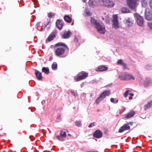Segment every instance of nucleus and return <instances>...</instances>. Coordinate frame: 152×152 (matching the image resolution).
<instances>
[{
	"instance_id": "f257e3e1",
	"label": "nucleus",
	"mask_w": 152,
	"mask_h": 152,
	"mask_svg": "<svg viewBox=\"0 0 152 152\" xmlns=\"http://www.w3.org/2000/svg\"><path fill=\"white\" fill-rule=\"evenodd\" d=\"M55 52L56 55L59 56L63 55L66 49H68L67 46L64 43L59 42L55 45Z\"/></svg>"
},
{
	"instance_id": "f03ea898",
	"label": "nucleus",
	"mask_w": 152,
	"mask_h": 152,
	"mask_svg": "<svg viewBox=\"0 0 152 152\" xmlns=\"http://www.w3.org/2000/svg\"><path fill=\"white\" fill-rule=\"evenodd\" d=\"M91 24L94 26L99 32L102 34H105V27L103 23H100L99 21L92 18H91Z\"/></svg>"
},
{
	"instance_id": "7ed1b4c3",
	"label": "nucleus",
	"mask_w": 152,
	"mask_h": 152,
	"mask_svg": "<svg viewBox=\"0 0 152 152\" xmlns=\"http://www.w3.org/2000/svg\"><path fill=\"white\" fill-rule=\"evenodd\" d=\"M88 74L84 71L79 72L77 76L74 77V80L76 81H78L86 78L88 76Z\"/></svg>"
},
{
	"instance_id": "20e7f679",
	"label": "nucleus",
	"mask_w": 152,
	"mask_h": 152,
	"mask_svg": "<svg viewBox=\"0 0 152 152\" xmlns=\"http://www.w3.org/2000/svg\"><path fill=\"white\" fill-rule=\"evenodd\" d=\"M140 0H126V3L130 9H135L138 4Z\"/></svg>"
},
{
	"instance_id": "39448f33",
	"label": "nucleus",
	"mask_w": 152,
	"mask_h": 152,
	"mask_svg": "<svg viewBox=\"0 0 152 152\" xmlns=\"http://www.w3.org/2000/svg\"><path fill=\"white\" fill-rule=\"evenodd\" d=\"M119 78L121 80H134V77L132 75L124 72L119 76Z\"/></svg>"
},
{
	"instance_id": "423d86ee",
	"label": "nucleus",
	"mask_w": 152,
	"mask_h": 152,
	"mask_svg": "<svg viewBox=\"0 0 152 152\" xmlns=\"http://www.w3.org/2000/svg\"><path fill=\"white\" fill-rule=\"evenodd\" d=\"M113 22L112 27L115 29H118L119 26L118 21V17L117 15H113V19L112 20Z\"/></svg>"
},
{
	"instance_id": "0eeeda50",
	"label": "nucleus",
	"mask_w": 152,
	"mask_h": 152,
	"mask_svg": "<svg viewBox=\"0 0 152 152\" xmlns=\"http://www.w3.org/2000/svg\"><path fill=\"white\" fill-rule=\"evenodd\" d=\"M135 16L137 25L139 26H143L144 24L143 18L138 14H135Z\"/></svg>"
},
{
	"instance_id": "6e6552de",
	"label": "nucleus",
	"mask_w": 152,
	"mask_h": 152,
	"mask_svg": "<svg viewBox=\"0 0 152 152\" xmlns=\"http://www.w3.org/2000/svg\"><path fill=\"white\" fill-rule=\"evenodd\" d=\"M72 34V33L70 30H64L61 32V36L62 38L67 39L69 38Z\"/></svg>"
},
{
	"instance_id": "1a4fd4ad",
	"label": "nucleus",
	"mask_w": 152,
	"mask_h": 152,
	"mask_svg": "<svg viewBox=\"0 0 152 152\" xmlns=\"http://www.w3.org/2000/svg\"><path fill=\"white\" fill-rule=\"evenodd\" d=\"M128 123L124 124L122 126L120 127L119 129L118 132L119 133H122L125 131L130 130V127Z\"/></svg>"
},
{
	"instance_id": "9d476101",
	"label": "nucleus",
	"mask_w": 152,
	"mask_h": 152,
	"mask_svg": "<svg viewBox=\"0 0 152 152\" xmlns=\"http://www.w3.org/2000/svg\"><path fill=\"white\" fill-rule=\"evenodd\" d=\"M56 24V27L60 30L64 25V23L62 20L59 19L57 20Z\"/></svg>"
},
{
	"instance_id": "9b49d317",
	"label": "nucleus",
	"mask_w": 152,
	"mask_h": 152,
	"mask_svg": "<svg viewBox=\"0 0 152 152\" xmlns=\"http://www.w3.org/2000/svg\"><path fill=\"white\" fill-rule=\"evenodd\" d=\"M102 135V133L99 130H96L93 134L94 137L97 138H101Z\"/></svg>"
},
{
	"instance_id": "f8f14e48",
	"label": "nucleus",
	"mask_w": 152,
	"mask_h": 152,
	"mask_svg": "<svg viewBox=\"0 0 152 152\" xmlns=\"http://www.w3.org/2000/svg\"><path fill=\"white\" fill-rule=\"evenodd\" d=\"M106 97L104 95L103 92L102 93L100 96L97 98L96 100V103L97 104H98L103 99H104Z\"/></svg>"
},
{
	"instance_id": "ddd939ff",
	"label": "nucleus",
	"mask_w": 152,
	"mask_h": 152,
	"mask_svg": "<svg viewBox=\"0 0 152 152\" xmlns=\"http://www.w3.org/2000/svg\"><path fill=\"white\" fill-rule=\"evenodd\" d=\"M66 137V130L65 129H63L60 131V134L56 136L57 138L59 140H61L60 138L61 137Z\"/></svg>"
},
{
	"instance_id": "4468645a",
	"label": "nucleus",
	"mask_w": 152,
	"mask_h": 152,
	"mask_svg": "<svg viewBox=\"0 0 152 152\" xmlns=\"http://www.w3.org/2000/svg\"><path fill=\"white\" fill-rule=\"evenodd\" d=\"M145 19L148 20H152V12H145Z\"/></svg>"
},
{
	"instance_id": "2eb2a0df",
	"label": "nucleus",
	"mask_w": 152,
	"mask_h": 152,
	"mask_svg": "<svg viewBox=\"0 0 152 152\" xmlns=\"http://www.w3.org/2000/svg\"><path fill=\"white\" fill-rule=\"evenodd\" d=\"M107 67L104 65H100L96 69V70L97 72H102L107 70Z\"/></svg>"
},
{
	"instance_id": "dca6fc26",
	"label": "nucleus",
	"mask_w": 152,
	"mask_h": 152,
	"mask_svg": "<svg viewBox=\"0 0 152 152\" xmlns=\"http://www.w3.org/2000/svg\"><path fill=\"white\" fill-rule=\"evenodd\" d=\"M57 32L56 31L53 32L48 37V39L49 41H50L53 40L54 38L55 37L56 34Z\"/></svg>"
},
{
	"instance_id": "f3484780",
	"label": "nucleus",
	"mask_w": 152,
	"mask_h": 152,
	"mask_svg": "<svg viewBox=\"0 0 152 152\" xmlns=\"http://www.w3.org/2000/svg\"><path fill=\"white\" fill-rule=\"evenodd\" d=\"M35 74L37 79L39 80H41L42 79V76L41 73L39 71L36 70L35 72Z\"/></svg>"
},
{
	"instance_id": "a211bd4d",
	"label": "nucleus",
	"mask_w": 152,
	"mask_h": 152,
	"mask_svg": "<svg viewBox=\"0 0 152 152\" xmlns=\"http://www.w3.org/2000/svg\"><path fill=\"white\" fill-rule=\"evenodd\" d=\"M135 112L133 111H131L128 113L125 116L126 118H129L133 117L135 115Z\"/></svg>"
},
{
	"instance_id": "6ab92c4d",
	"label": "nucleus",
	"mask_w": 152,
	"mask_h": 152,
	"mask_svg": "<svg viewBox=\"0 0 152 152\" xmlns=\"http://www.w3.org/2000/svg\"><path fill=\"white\" fill-rule=\"evenodd\" d=\"M107 5L105 6L107 7H113L115 5V3L113 1L110 0H107L106 2Z\"/></svg>"
},
{
	"instance_id": "aec40b11",
	"label": "nucleus",
	"mask_w": 152,
	"mask_h": 152,
	"mask_svg": "<svg viewBox=\"0 0 152 152\" xmlns=\"http://www.w3.org/2000/svg\"><path fill=\"white\" fill-rule=\"evenodd\" d=\"M64 19L67 23H70L72 21V19L68 15H65L64 17Z\"/></svg>"
},
{
	"instance_id": "412c9836",
	"label": "nucleus",
	"mask_w": 152,
	"mask_h": 152,
	"mask_svg": "<svg viewBox=\"0 0 152 152\" xmlns=\"http://www.w3.org/2000/svg\"><path fill=\"white\" fill-rule=\"evenodd\" d=\"M121 12L123 13H127L130 12L129 10L126 7H122L121 9Z\"/></svg>"
},
{
	"instance_id": "4be33fe9",
	"label": "nucleus",
	"mask_w": 152,
	"mask_h": 152,
	"mask_svg": "<svg viewBox=\"0 0 152 152\" xmlns=\"http://www.w3.org/2000/svg\"><path fill=\"white\" fill-rule=\"evenodd\" d=\"M132 21V19L129 18L126 21V24L129 27L132 26L133 23Z\"/></svg>"
},
{
	"instance_id": "5701e85b",
	"label": "nucleus",
	"mask_w": 152,
	"mask_h": 152,
	"mask_svg": "<svg viewBox=\"0 0 152 152\" xmlns=\"http://www.w3.org/2000/svg\"><path fill=\"white\" fill-rule=\"evenodd\" d=\"M107 0H98V2L100 5L105 6V5H107L106 3Z\"/></svg>"
},
{
	"instance_id": "b1692460",
	"label": "nucleus",
	"mask_w": 152,
	"mask_h": 152,
	"mask_svg": "<svg viewBox=\"0 0 152 152\" xmlns=\"http://www.w3.org/2000/svg\"><path fill=\"white\" fill-rule=\"evenodd\" d=\"M42 71L46 74H48L49 73V68L47 67H43L42 68Z\"/></svg>"
},
{
	"instance_id": "393cba45",
	"label": "nucleus",
	"mask_w": 152,
	"mask_h": 152,
	"mask_svg": "<svg viewBox=\"0 0 152 152\" xmlns=\"http://www.w3.org/2000/svg\"><path fill=\"white\" fill-rule=\"evenodd\" d=\"M140 2L142 7H145L147 6V0H141Z\"/></svg>"
},
{
	"instance_id": "a878e982",
	"label": "nucleus",
	"mask_w": 152,
	"mask_h": 152,
	"mask_svg": "<svg viewBox=\"0 0 152 152\" xmlns=\"http://www.w3.org/2000/svg\"><path fill=\"white\" fill-rule=\"evenodd\" d=\"M57 68V64L56 62H54L52 65V69L53 70H56Z\"/></svg>"
},
{
	"instance_id": "bb28decb",
	"label": "nucleus",
	"mask_w": 152,
	"mask_h": 152,
	"mask_svg": "<svg viewBox=\"0 0 152 152\" xmlns=\"http://www.w3.org/2000/svg\"><path fill=\"white\" fill-rule=\"evenodd\" d=\"M105 96H108L110 94V90H106L103 92Z\"/></svg>"
},
{
	"instance_id": "cd10ccee",
	"label": "nucleus",
	"mask_w": 152,
	"mask_h": 152,
	"mask_svg": "<svg viewBox=\"0 0 152 152\" xmlns=\"http://www.w3.org/2000/svg\"><path fill=\"white\" fill-rule=\"evenodd\" d=\"M75 125L77 126H81V121H75Z\"/></svg>"
},
{
	"instance_id": "c85d7f7f",
	"label": "nucleus",
	"mask_w": 152,
	"mask_h": 152,
	"mask_svg": "<svg viewBox=\"0 0 152 152\" xmlns=\"http://www.w3.org/2000/svg\"><path fill=\"white\" fill-rule=\"evenodd\" d=\"M124 62H123V61L121 59H119L118 60L117 62V64L118 65H122Z\"/></svg>"
},
{
	"instance_id": "c756f323",
	"label": "nucleus",
	"mask_w": 152,
	"mask_h": 152,
	"mask_svg": "<svg viewBox=\"0 0 152 152\" xmlns=\"http://www.w3.org/2000/svg\"><path fill=\"white\" fill-rule=\"evenodd\" d=\"M88 4L90 6L93 7L94 6L93 1V0H89Z\"/></svg>"
},
{
	"instance_id": "7c9ffc66",
	"label": "nucleus",
	"mask_w": 152,
	"mask_h": 152,
	"mask_svg": "<svg viewBox=\"0 0 152 152\" xmlns=\"http://www.w3.org/2000/svg\"><path fill=\"white\" fill-rule=\"evenodd\" d=\"M55 16V14L54 13L50 12L48 14V16L50 18H52Z\"/></svg>"
},
{
	"instance_id": "2f4dec72",
	"label": "nucleus",
	"mask_w": 152,
	"mask_h": 152,
	"mask_svg": "<svg viewBox=\"0 0 152 152\" xmlns=\"http://www.w3.org/2000/svg\"><path fill=\"white\" fill-rule=\"evenodd\" d=\"M149 108H150V107H149V105L148 104L145 105L144 106V109L145 110H147Z\"/></svg>"
},
{
	"instance_id": "473e14b6",
	"label": "nucleus",
	"mask_w": 152,
	"mask_h": 152,
	"mask_svg": "<svg viewBox=\"0 0 152 152\" xmlns=\"http://www.w3.org/2000/svg\"><path fill=\"white\" fill-rule=\"evenodd\" d=\"M129 90H127L126 91L124 94V96L125 97H126L129 93Z\"/></svg>"
},
{
	"instance_id": "72a5a7b5",
	"label": "nucleus",
	"mask_w": 152,
	"mask_h": 152,
	"mask_svg": "<svg viewBox=\"0 0 152 152\" xmlns=\"http://www.w3.org/2000/svg\"><path fill=\"white\" fill-rule=\"evenodd\" d=\"M95 125V122H93L92 123H91L90 124H89L88 127L89 128H91L92 127L94 126Z\"/></svg>"
},
{
	"instance_id": "f704fd0d",
	"label": "nucleus",
	"mask_w": 152,
	"mask_h": 152,
	"mask_svg": "<svg viewBox=\"0 0 152 152\" xmlns=\"http://www.w3.org/2000/svg\"><path fill=\"white\" fill-rule=\"evenodd\" d=\"M12 48L10 47L8 48L6 50V51L8 52H9L12 51Z\"/></svg>"
},
{
	"instance_id": "c9c22d12",
	"label": "nucleus",
	"mask_w": 152,
	"mask_h": 152,
	"mask_svg": "<svg viewBox=\"0 0 152 152\" xmlns=\"http://www.w3.org/2000/svg\"><path fill=\"white\" fill-rule=\"evenodd\" d=\"M149 4L151 9H152V0H149Z\"/></svg>"
},
{
	"instance_id": "e433bc0d",
	"label": "nucleus",
	"mask_w": 152,
	"mask_h": 152,
	"mask_svg": "<svg viewBox=\"0 0 152 152\" xmlns=\"http://www.w3.org/2000/svg\"><path fill=\"white\" fill-rule=\"evenodd\" d=\"M148 26L151 29H152V22L148 23Z\"/></svg>"
},
{
	"instance_id": "4c0bfd02",
	"label": "nucleus",
	"mask_w": 152,
	"mask_h": 152,
	"mask_svg": "<svg viewBox=\"0 0 152 152\" xmlns=\"http://www.w3.org/2000/svg\"><path fill=\"white\" fill-rule=\"evenodd\" d=\"M70 91L71 94H72L75 97L77 96L75 93L74 91Z\"/></svg>"
},
{
	"instance_id": "58836bf2",
	"label": "nucleus",
	"mask_w": 152,
	"mask_h": 152,
	"mask_svg": "<svg viewBox=\"0 0 152 152\" xmlns=\"http://www.w3.org/2000/svg\"><path fill=\"white\" fill-rule=\"evenodd\" d=\"M148 104L149 105V107H150V108L152 107V100L150 102H148Z\"/></svg>"
},
{
	"instance_id": "ea45409f",
	"label": "nucleus",
	"mask_w": 152,
	"mask_h": 152,
	"mask_svg": "<svg viewBox=\"0 0 152 152\" xmlns=\"http://www.w3.org/2000/svg\"><path fill=\"white\" fill-rule=\"evenodd\" d=\"M122 65L123 66L124 68V69H126L127 64H126L125 63H123V64Z\"/></svg>"
},
{
	"instance_id": "a19ab883",
	"label": "nucleus",
	"mask_w": 152,
	"mask_h": 152,
	"mask_svg": "<svg viewBox=\"0 0 152 152\" xmlns=\"http://www.w3.org/2000/svg\"><path fill=\"white\" fill-rule=\"evenodd\" d=\"M110 101L111 102H112V103H114V98H111L110 99Z\"/></svg>"
},
{
	"instance_id": "79ce46f5",
	"label": "nucleus",
	"mask_w": 152,
	"mask_h": 152,
	"mask_svg": "<svg viewBox=\"0 0 152 152\" xmlns=\"http://www.w3.org/2000/svg\"><path fill=\"white\" fill-rule=\"evenodd\" d=\"M46 25H45L44 26V29L42 27L41 28V31H43L44 30V29H45V28L46 27Z\"/></svg>"
},
{
	"instance_id": "37998d69",
	"label": "nucleus",
	"mask_w": 152,
	"mask_h": 152,
	"mask_svg": "<svg viewBox=\"0 0 152 152\" xmlns=\"http://www.w3.org/2000/svg\"><path fill=\"white\" fill-rule=\"evenodd\" d=\"M129 94L132 96L134 95L132 93H130Z\"/></svg>"
},
{
	"instance_id": "c03bdc74",
	"label": "nucleus",
	"mask_w": 152,
	"mask_h": 152,
	"mask_svg": "<svg viewBox=\"0 0 152 152\" xmlns=\"http://www.w3.org/2000/svg\"><path fill=\"white\" fill-rule=\"evenodd\" d=\"M132 99V96H130L129 97V100H131Z\"/></svg>"
},
{
	"instance_id": "a18cd8bd",
	"label": "nucleus",
	"mask_w": 152,
	"mask_h": 152,
	"mask_svg": "<svg viewBox=\"0 0 152 152\" xmlns=\"http://www.w3.org/2000/svg\"><path fill=\"white\" fill-rule=\"evenodd\" d=\"M52 59H53V57L52 56H50L49 58L50 61H51V60H52Z\"/></svg>"
},
{
	"instance_id": "49530a36",
	"label": "nucleus",
	"mask_w": 152,
	"mask_h": 152,
	"mask_svg": "<svg viewBox=\"0 0 152 152\" xmlns=\"http://www.w3.org/2000/svg\"><path fill=\"white\" fill-rule=\"evenodd\" d=\"M83 1L84 3H85L86 2V0H83Z\"/></svg>"
},
{
	"instance_id": "de8ad7c7",
	"label": "nucleus",
	"mask_w": 152,
	"mask_h": 152,
	"mask_svg": "<svg viewBox=\"0 0 152 152\" xmlns=\"http://www.w3.org/2000/svg\"><path fill=\"white\" fill-rule=\"evenodd\" d=\"M102 18L103 20H104V17H102Z\"/></svg>"
},
{
	"instance_id": "09e8293b",
	"label": "nucleus",
	"mask_w": 152,
	"mask_h": 152,
	"mask_svg": "<svg viewBox=\"0 0 152 152\" xmlns=\"http://www.w3.org/2000/svg\"><path fill=\"white\" fill-rule=\"evenodd\" d=\"M88 152H98V151H89Z\"/></svg>"
},
{
	"instance_id": "8fccbe9b",
	"label": "nucleus",
	"mask_w": 152,
	"mask_h": 152,
	"mask_svg": "<svg viewBox=\"0 0 152 152\" xmlns=\"http://www.w3.org/2000/svg\"><path fill=\"white\" fill-rule=\"evenodd\" d=\"M40 23H37V25L38 26L39 24Z\"/></svg>"
},
{
	"instance_id": "3c124183",
	"label": "nucleus",
	"mask_w": 152,
	"mask_h": 152,
	"mask_svg": "<svg viewBox=\"0 0 152 152\" xmlns=\"http://www.w3.org/2000/svg\"><path fill=\"white\" fill-rule=\"evenodd\" d=\"M118 100H117L116 101H115L116 103H118Z\"/></svg>"
},
{
	"instance_id": "603ef678",
	"label": "nucleus",
	"mask_w": 152,
	"mask_h": 152,
	"mask_svg": "<svg viewBox=\"0 0 152 152\" xmlns=\"http://www.w3.org/2000/svg\"><path fill=\"white\" fill-rule=\"evenodd\" d=\"M99 111H100V110H97V112H98Z\"/></svg>"
},
{
	"instance_id": "864d4df0",
	"label": "nucleus",
	"mask_w": 152,
	"mask_h": 152,
	"mask_svg": "<svg viewBox=\"0 0 152 152\" xmlns=\"http://www.w3.org/2000/svg\"><path fill=\"white\" fill-rule=\"evenodd\" d=\"M88 12H87V13L88 14Z\"/></svg>"
},
{
	"instance_id": "5fc2aeb1",
	"label": "nucleus",
	"mask_w": 152,
	"mask_h": 152,
	"mask_svg": "<svg viewBox=\"0 0 152 152\" xmlns=\"http://www.w3.org/2000/svg\"><path fill=\"white\" fill-rule=\"evenodd\" d=\"M68 135H69V136H70V134H69Z\"/></svg>"
},
{
	"instance_id": "6e6d98bb",
	"label": "nucleus",
	"mask_w": 152,
	"mask_h": 152,
	"mask_svg": "<svg viewBox=\"0 0 152 152\" xmlns=\"http://www.w3.org/2000/svg\"><path fill=\"white\" fill-rule=\"evenodd\" d=\"M104 15L106 14V13H105H105H104Z\"/></svg>"
}]
</instances>
